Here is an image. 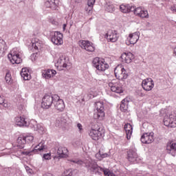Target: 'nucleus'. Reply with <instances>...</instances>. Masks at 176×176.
Here are the masks:
<instances>
[{
    "label": "nucleus",
    "instance_id": "nucleus-1",
    "mask_svg": "<svg viewBox=\"0 0 176 176\" xmlns=\"http://www.w3.org/2000/svg\"><path fill=\"white\" fill-rule=\"evenodd\" d=\"M104 134H105V130L100 127L98 124L92 125L89 131V135L94 141H98V140L102 138Z\"/></svg>",
    "mask_w": 176,
    "mask_h": 176
},
{
    "label": "nucleus",
    "instance_id": "nucleus-2",
    "mask_svg": "<svg viewBox=\"0 0 176 176\" xmlns=\"http://www.w3.org/2000/svg\"><path fill=\"white\" fill-rule=\"evenodd\" d=\"M96 112L94 114V119L97 120H104L105 118V109L104 107V102H96Z\"/></svg>",
    "mask_w": 176,
    "mask_h": 176
},
{
    "label": "nucleus",
    "instance_id": "nucleus-3",
    "mask_svg": "<svg viewBox=\"0 0 176 176\" xmlns=\"http://www.w3.org/2000/svg\"><path fill=\"white\" fill-rule=\"evenodd\" d=\"M93 64L98 71H101L102 72H104V71H106V69L109 68V65L105 63V59L100 58L98 57L94 59Z\"/></svg>",
    "mask_w": 176,
    "mask_h": 176
},
{
    "label": "nucleus",
    "instance_id": "nucleus-4",
    "mask_svg": "<svg viewBox=\"0 0 176 176\" xmlns=\"http://www.w3.org/2000/svg\"><path fill=\"white\" fill-rule=\"evenodd\" d=\"M8 58L12 64H21L23 61V59L20 57L17 48L12 49L10 53L8 54Z\"/></svg>",
    "mask_w": 176,
    "mask_h": 176
},
{
    "label": "nucleus",
    "instance_id": "nucleus-5",
    "mask_svg": "<svg viewBox=\"0 0 176 176\" xmlns=\"http://www.w3.org/2000/svg\"><path fill=\"white\" fill-rule=\"evenodd\" d=\"M55 66L59 71H64V69H67L68 67H71V63L68 58L60 56L55 63Z\"/></svg>",
    "mask_w": 176,
    "mask_h": 176
},
{
    "label": "nucleus",
    "instance_id": "nucleus-6",
    "mask_svg": "<svg viewBox=\"0 0 176 176\" xmlns=\"http://www.w3.org/2000/svg\"><path fill=\"white\" fill-rule=\"evenodd\" d=\"M163 123L166 127H170V129L176 127V113H172L169 116H165L163 120Z\"/></svg>",
    "mask_w": 176,
    "mask_h": 176
},
{
    "label": "nucleus",
    "instance_id": "nucleus-7",
    "mask_svg": "<svg viewBox=\"0 0 176 176\" xmlns=\"http://www.w3.org/2000/svg\"><path fill=\"white\" fill-rule=\"evenodd\" d=\"M114 74L116 78L118 79V80H123V79H127V73L126 72V69L122 65H118L114 69Z\"/></svg>",
    "mask_w": 176,
    "mask_h": 176
},
{
    "label": "nucleus",
    "instance_id": "nucleus-8",
    "mask_svg": "<svg viewBox=\"0 0 176 176\" xmlns=\"http://www.w3.org/2000/svg\"><path fill=\"white\" fill-rule=\"evenodd\" d=\"M109 87H110L111 91L120 94L123 91V87L119 80H112L111 82L109 83Z\"/></svg>",
    "mask_w": 176,
    "mask_h": 176
},
{
    "label": "nucleus",
    "instance_id": "nucleus-9",
    "mask_svg": "<svg viewBox=\"0 0 176 176\" xmlns=\"http://www.w3.org/2000/svg\"><path fill=\"white\" fill-rule=\"evenodd\" d=\"M54 107L56 111L58 112H63L64 109H65V104H64V101L62 99H60V96L58 95H54Z\"/></svg>",
    "mask_w": 176,
    "mask_h": 176
},
{
    "label": "nucleus",
    "instance_id": "nucleus-10",
    "mask_svg": "<svg viewBox=\"0 0 176 176\" xmlns=\"http://www.w3.org/2000/svg\"><path fill=\"white\" fill-rule=\"evenodd\" d=\"M105 38L107 40V42H111L113 43L115 42H118L119 39V33L116 30H109L105 34Z\"/></svg>",
    "mask_w": 176,
    "mask_h": 176
},
{
    "label": "nucleus",
    "instance_id": "nucleus-11",
    "mask_svg": "<svg viewBox=\"0 0 176 176\" xmlns=\"http://www.w3.org/2000/svg\"><path fill=\"white\" fill-rule=\"evenodd\" d=\"M54 104V95L53 96L50 95H45L42 100V107L45 109H49L52 105Z\"/></svg>",
    "mask_w": 176,
    "mask_h": 176
},
{
    "label": "nucleus",
    "instance_id": "nucleus-12",
    "mask_svg": "<svg viewBox=\"0 0 176 176\" xmlns=\"http://www.w3.org/2000/svg\"><path fill=\"white\" fill-rule=\"evenodd\" d=\"M63 35L59 32H54L52 34L51 41L54 45H57L60 46V45H63L64 43V41L63 40Z\"/></svg>",
    "mask_w": 176,
    "mask_h": 176
},
{
    "label": "nucleus",
    "instance_id": "nucleus-13",
    "mask_svg": "<svg viewBox=\"0 0 176 176\" xmlns=\"http://www.w3.org/2000/svg\"><path fill=\"white\" fill-rule=\"evenodd\" d=\"M133 13L135 16H138V17H140L141 19H149V13H148V10L142 7H138L136 8L134 7Z\"/></svg>",
    "mask_w": 176,
    "mask_h": 176
},
{
    "label": "nucleus",
    "instance_id": "nucleus-14",
    "mask_svg": "<svg viewBox=\"0 0 176 176\" xmlns=\"http://www.w3.org/2000/svg\"><path fill=\"white\" fill-rule=\"evenodd\" d=\"M80 46L82 47V49H85V50L89 52V53H93V52L96 50V47L93 45V43L89 41H80Z\"/></svg>",
    "mask_w": 176,
    "mask_h": 176
},
{
    "label": "nucleus",
    "instance_id": "nucleus-15",
    "mask_svg": "<svg viewBox=\"0 0 176 176\" xmlns=\"http://www.w3.org/2000/svg\"><path fill=\"white\" fill-rule=\"evenodd\" d=\"M142 87L146 91H151V90L155 87L153 80H152V78H146L143 80L142 82Z\"/></svg>",
    "mask_w": 176,
    "mask_h": 176
},
{
    "label": "nucleus",
    "instance_id": "nucleus-16",
    "mask_svg": "<svg viewBox=\"0 0 176 176\" xmlns=\"http://www.w3.org/2000/svg\"><path fill=\"white\" fill-rule=\"evenodd\" d=\"M127 160L131 163H135L138 159V154H137L136 149H129L127 151Z\"/></svg>",
    "mask_w": 176,
    "mask_h": 176
},
{
    "label": "nucleus",
    "instance_id": "nucleus-17",
    "mask_svg": "<svg viewBox=\"0 0 176 176\" xmlns=\"http://www.w3.org/2000/svg\"><path fill=\"white\" fill-rule=\"evenodd\" d=\"M140 141L142 144H152L154 141L153 132L144 133L141 137Z\"/></svg>",
    "mask_w": 176,
    "mask_h": 176
},
{
    "label": "nucleus",
    "instance_id": "nucleus-18",
    "mask_svg": "<svg viewBox=\"0 0 176 176\" xmlns=\"http://www.w3.org/2000/svg\"><path fill=\"white\" fill-rule=\"evenodd\" d=\"M126 39L129 42L128 45H135V43H137L140 39V32H135L129 34Z\"/></svg>",
    "mask_w": 176,
    "mask_h": 176
},
{
    "label": "nucleus",
    "instance_id": "nucleus-19",
    "mask_svg": "<svg viewBox=\"0 0 176 176\" xmlns=\"http://www.w3.org/2000/svg\"><path fill=\"white\" fill-rule=\"evenodd\" d=\"M121 60L122 63L130 64V63L134 60V54H133L131 52L123 53L121 55Z\"/></svg>",
    "mask_w": 176,
    "mask_h": 176
},
{
    "label": "nucleus",
    "instance_id": "nucleus-20",
    "mask_svg": "<svg viewBox=\"0 0 176 176\" xmlns=\"http://www.w3.org/2000/svg\"><path fill=\"white\" fill-rule=\"evenodd\" d=\"M57 74V72L54 69H45L43 71V77L45 79H52V78H54Z\"/></svg>",
    "mask_w": 176,
    "mask_h": 176
},
{
    "label": "nucleus",
    "instance_id": "nucleus-21",
    "mask_svg": "<svg viewBox=\"0 0 176 176\" xmlns=\"http://www.w3.org/2000/svg\"><path fill=\"white\" fill-rule=\"evenodd\" d=\"M15 123L16 126H19V127L28 126V121H27V118H25L24 116L15 118Z\"/></svg>",
    "mask_w": 176,
    "mask_h": 176
},
{
    "label": "nucleus",
    "instance_id": "nucleus-22",
    "mask_svg": "<svg viewBox=\"0 0 176 176\" xmlns=\"http://www.w3.org/2000/svg\"><path fill=\"white\" fill-rule=\"evenodd\" d=\"M166 151L168 153L172 155V156L176 155V143L170 142L167 144Z\"/></svg>",
    "mask_w": 176,
    "mask_h": 176
},
{
    "label": "nucleus",
    "instance_id": "nucleus-23",
    "mask_svg": "<svg viewBox=\"0 0 176 176\" xmlns=\"http://www.w3.org/2000/svg\"><path fill=\"white\" fill-rule=\"evenodd\" d=\"M120 10L122 13H130V12H133L134 6L129 4H122L120 6Z\"/></svg>",
    "mask_w": 176,
    "mask_h": 176
},
{
    "label": "nucleus",
    "instance_id": "nucleus-24",
    "mask_svg": "<svg viewBox=\"0 0 176 176\" xmlns=\"http://www.w3.org/2000/svg\"><path fill=\"white\" fill-rule=\"evenodd\" d=\"M43 45L42 41L39 40L38 38H34L32 40V46L35 50L41 49Z\"/></svg>",
    "mask_w": 176,
    "mask_h": 176
},
{
    "label": "nucleus",
    "instance_id": "nucleus-25",
    "mask_svg": "<svg viewBox=\"0 0 176 176\" xmlns=\"http://www.w3.org/2000/svg\"><path fill=\"white\" fill-rule=\"evenodd\" d=\"M21 76L24 80H30V79H31V73L30 72V69L27 67L22 68Z\"/></svg>",
    "mask_w": 176,
    "mask_h": 176
},
{
    "label": "nucleus",
    "instance_id": "nucleus-26",
    "mask_svg": "<svg viewBox=\"0 0 176 176\" xmlns=\"http://www.w3.org/2000/svg\"><path fill=\"white\" fill-rule=\"evenodd\" d=\"M124 129L127 140H130L131 138V135H133V126L127 123L124 125Z\"/></svg>",
    "mask_w": 176,
    "mask_h": 176
},
{
    "label": "nucleus",
    "instance_id": "nucleus-27",
    "mask_svg": "<svg viewBox=\"0 0 176 176\" xmlns=\"http://www.w3.org/2000/svg\"><path fill=\"white\" fill-rule=\"evenodd\" d=\"M57 153L60 157H68V148L60 146L58 148Z\"/></svg>",
    "mask_w": 176,
    "mask_h": 176
},
{
    "label": "nucleus",
    "instance_id": "nucleus-28",
    "mask_svg": "<svg viewBox=\"0 0 176 176\" xmlns=\"http://www.w3.org/2000/svg\"><path fill=\"white\" fill-rule=\"evenodd\" d=\"M109 155L105 153L104 148L100 149L98 153L96 154V157L98 160H102V159H105V157H108Z\"/></svg>",
    "mask_w": 176,
    "mask_h": 176
},
{
    "label": "nucleus",
    "instance_id": "nucleus-29",
    "mask_svg": "<svg viewBox=\"0 0 176 176\" xmlns=\"http://www.w3.org/2000/svg\"><path fill=\"white\" fill-rule=\"evenodd\" d=\"M16 144L17 147L19 148V149H23V148H24V145L27 144L24 135H21L17 138Z\"/></svg>",
    "mask_w": 176,
    "mask_h": 176
},
{
    "label": "nucleus",
    "instance_id": "nucleus-30",
    "mask_svg": "<svg viewBox=\"0 0 176 176\" xmlns=\"http://www.w3.org/2000/svg\"><path fill=\"white\" fill-rule=\"evenodd\" d=\"M45 6L47 8H50L51 9H57V5H56V0H47L45 2Z\"/></svg>",
    "mask_w": 176,
    "mask_h": 176
},
{
    "label": "nucleus",
    "instance_id": "nucleus-31",
    "mask_svg": "<svg viewBox=\"0 0 176 176\" xmlns=\"http://www.w3.org/2000/svg\"><path fill=\"white\" fill-rule=\"evenodd\" d=\"M34 149L35 151H44V149H46L45 142H40L37 146L34 147Z\"/></svg>",
    "mask_w": 176,
    "mask_h": 176
},
{
    "label": "nucleus",
    "instance_id": "nucleus-32",
    "mask_svg": "<svg viewBox=\"0 0 176 176\" xmlns=\"http://www.w3.org/2000/svg\"><path fill=\"white\" fill-rule=\"evenodd\" d=\"M23 137L25 138V142L28 144H30V142H32V141H34V136L31 134H28Z\"/></svg>",
    "mask_w": 176,
    "mask_h": 176
},
{
    "label": "nucleus",
    "instance_id": "nucleus-33",
    "mask_svg": "<svg viewBox=\"0 0 176 176\" xmlns=\"http://www.w3.org/2000/svg\"><path fill=\"white\" fill-rule=\"evenodd\" d=\"M5 80L6 83L10 85L12 83V75L10 72L6 73Z\"/></svg>",
    "mask_w": 176,
    "mask_h": 176
},
{
    "label": "nucleus",
    "instance_id": "nucleus-34",
    "mask_svg": "<svg viewBox=\"0 0 176 176\" xmlns=\"http://www.w3.org/2000/svg\"><path fill=\"white\" fill-rule=\"evenodd\" d=\"M61 176H74V170L72 169L66 170Z\"/></svg>",
    "mask_w": 176,
    "mask_h": 176
},
{
    "label": "nucleus",
    "instance_id": "nucleus-35",
    "mask_svg": "<svg viewBox=\"0 0 176 176\" xmlns=\"http://www.w3.org/2000/svg\"><path fill=\"white\" fill-rule=\"evenodd\" d=\"M106 12H109V13H112V12H115V6H113V4L107 6Z\"/></svg>",
    "mask_w": 176,
    "mask_h": 176
},
{
    "label": "nucleus",
    "instance_id": "nucleus-36",
    "mask_svg": "<svg viewBox=\"0 0 176 176\" xmlns=\"http://www.w3.org/2000/svg\"><path fill=\"white\" fill-rule=\"evenodd\" d=\"M37 131L39 133V134H43L45 133V128L41 124H37Z\"/></svg>",
    "mask_w": 176,
    "mask_h": 176
},
{
    "label": "nucleus",
    "instance_id": "nucleus-37",
    "mask_svg": "<svg viewBox=\"0 0 176 176\" xmlns=\"http://www.w3.org/2000/svg\"><path fill=\"white\" fill-rule=\"evenodd\" d=\"M120 111H122V112H126V111H127V107L126 105H124V103H123V100L122 101V104L120 107Z\"/></svg>",
    "mask_w": 176,
    "mask_h": 176
},
{
    "label": "nucleus",
    "instance_id": "nucleus-38",
    "mask_svg": "<svg viewBox=\"0 0 176 176\" xmlns=\"http://www.w3.org/2000/svg\"><path fill=\"white\" fill-rule=\"evenodd\" d=\"M92 11L93 6L88 5L87 8H86V12H87L88 14H91Z\"/></svg>",
    "mask_w": 176,
    "mask_h": 176
},
{
    "label": "nucleus",
    "instance_id": "nucleus-39",
    "mask_svg": "<svg viewBox=\"0 0 176 176\" xmlns=\"http://www.w3.org/2000/svg\"><path fill=\"white\" fill-rule=\"evenodd\" d=\"M43 157L45 160H50L51 159V154L50 153H46L43 155Z\"/></svg>",
    "mask_w": 176,
    "mask_h": 176
},
{
    "label": "nucleus",
    "instance_id": "nucleus-40",
    "mask_svg": "<svg viewBox=\"0 0 176 176\" xmlns=\"http://www.w3.org/2000/svg\"><path fill=\"white\" fill-rule=\"evenodd\" d=\"M77 127H78V129L80 133H82V131H83V126H82V124L78 123V124H77Z\"/></svg>",
    "mask_w": 176,
    "mask_h": 176
},
{
    "label": "nucleus",
    "instance_id": "nucleus-41",
    "mask_svg": "<svg viewBox=\"0 0 176 176\" xmlns=\"http://www.w3.org/2000/svg\"><path fill=\"white\" fill-rule=\"evenodd\" d=\"M94 3H96V0H88L87 5L94 6Z\"/></svg>",
    "mask_w": 176,
    "mask_h": 176
},
{
    "label": "nucleus",
    "instance_id": "nucleus-42",
    "mask_svg": "<svg viewBox=\"0 0 176 176\" xmlns=\"http://www.w3.org/2000/svg\"><path fill=\"white\" fill-rule=\"evenodd\" d=\"M25 170L28 174H32V169L30 168V166H25Z\"/></svg>",
    "mask_w": 176,
    "mask_h": 176
},
{
    "label": "nucleus",
    "instance_id": "nucleus-43",
    "mask_svg": "<svg viewBox=\"0 0 176 176\" xmlns=\"http://www.w3.org/2000/svg\"><path fill=\"white\" fill-rule=\"evenodd\" d=\"M1 105H3L4 108H9V107H10V103L5 102L4 101L3 103L1 104Z\"/></svg>",
    "mask_w": 176,
    "mask_h": 176
},
{
    "label": "nucleus",
    "instance_id": "nucleus-44",
    "mask_svg": "<svg viewBox=\"0 0 176 176\" xmlns=\"http://www.w3.org/2000/svg\"><path fill=\"white\" fill-rule=\"evenodd\" d=\"M22 154H23V155H30V154H31V152H29V151H23V152H22Z\"/></svg>",
    "mask_w": 176,
    "mask_h": 176
},
{
    "label": "nucleus",
    "instance_id": "nucleus-45",
    "mask_svg": "<svg viewBox=\"0 0 176 176\" xmlns=\"http://www.w3.org/2000/svg\"><path fill=\"white\" fill-rule=\"evenodd\" d=\"M5 101V100L3 99V98H2L1 96H0V104H3V102Z\"/></svg>",
    "mask_w": 176,
    "mask_h": 176
},
{
    "label": "nucleus",
    "instance_id": "nucleus-46",
    "mask_svg": "<svg viewBox=\"0 0 176 176\" xmlns=\"http://www.w3.org/2000/svg\"><path fill=\"white\" fill-rule=\"evenodd\" d=\"M171 10H173V12H176V5L173 6L171 8Z\"/></svg>",
    "mask_w": 176,
    "mask_h": 176
},
{
    "label": "nucleus",
    "instance_id": "nucleus-47",
    "mask_svg": "<svg viewBox=\"0 0 176 176\" xmlns=\"http://www.w3.org/2000/svg\"><path fill=\"white\" fill-rule=\"evenodd\" d=\"M19 109L20 111H23V109H24V106H19Z\"/></svg>",
    "mask_w": 176,
    "mask_h": 176
},
{
    "label": "nucleus",
    "instance_id": "nucleus-48",
    "mask_svg": "<svg viewBox=\"0 0 176 176\" xmlns=\"http://www.w3.org/2000/svg\"><path fill=\"white\" fill-rule=\"evenodd\" d=\"M90 94L93 96V97H96V96H97V94H93V93H91V92H90Z\"/></svg>",
    "mask_w": 176,
    "mask_h": 176
},
{
    "label": "nucleus",
    "instance_id": "nucleus-49",
    "mask_svg": "<svg viewBox=\"0 0 176 176\" xmlns=\"http://www.w3.org/2000/svg\"><path fill=\"white\" fill-rule=\"evenodd\" d=\"M65 27H67V25H65V24L63 25V30H65Z\"/></svg>",
    "mask_w": 176,
    "mask_h": 176
}]
</instances>
